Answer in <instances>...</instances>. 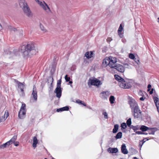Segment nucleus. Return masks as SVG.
Listing matches in <instances>:
<instances>
[{
    "instance_id": "obj_19",
    "label": "nucleus",
    "mask_w": 159,
    "mask_h": 159,
    "mask_svg": "<svg viewBox=\"0 0 159 159\" xmlns=\"http://www.w3.org/2000/svg\"><path fill=\"white\" fill-rule=\"evenodd\" d=\"M154 102L157 107V111L159 113V99L157 97H155L154 99Z\"/></svg>"
},
{
    "instance_id": "obj_7",
    "label": "nucleus",
    "mask_w": 159,
    "mask_h": 159,
    "mask_svg": "<svg viewBox=\"0 0 159 159\" xmlns=\"http://www.w3.org/2000/svg\"><path fill=\"white\" fill-rule=\"evenodd\" d=\"M128 103L130 105L131 110H132L134 108H135L136 107H139L137 102L135 100L132 98H129L128 99Z\"/></svg>"
},
{
    "instance_id": "obj_1",
    "label": "nucleus",
    "mask_w": 159,
    "mask_h": 159,
    "mask_svg": "<svg viewBox=\"0 0 159 159\" xmlns=\"http://www.w3.org/2000/svg\"><path fill=\"white\" fill-rule=\"evenodd\" d=\"M21 48V52L25 57H30L35 54L38 52L37 49L32 42L28 43L27 45H22Z\"/></svg>"
},
{
    "instance_id": "obj_3",
    "label": "nucleus",
    "mask_w": 159,
    "mask_h": 159,
    "mask_svg": "<svg viewBox=\"0 0 159 159\" xmlns=\"http://www.w3.org/2000/svg\"><path fill=\"white\" fill-rule=\"evenodd\" d=\"M115 79L119 81V85L121 88L123 89H128L130 88V86L128 84L125 83V81L122 78L117 75H115Z\"/></svg>"
},
{
    "instance_id": "obj_42",
    "label": "nucleus",
    "mask_w": 159,
    "mask_h": 159,
    "mask_svg": "<svg viewBox=\"0 0 159 159\" xmlns=\"http://www.w3.org/2000/svg\"><path fill=\"white\" fill-rule=\"evenodd\" d=\"M18 30H17L16 29L14 28H11V31H13L14 32L17 31Z\"/></svg>"
},
{
    "instance_id": "obj_15",
    "label": "nucleus",
    "mask_w": 159,
    "mask_h": 159,
    "mask_svg": "<svg viewBox=\"0 0 159 159\" xmlns=\"http://www.w3.org/2000/svg\"><path fill=\"white\" fill-rule=\"evenodd\" d=\"M121 152L124 154H127L128 153V151L126 148V146L124 143H123L121 147Z\"/></svg>"
},
{
    "instance_id": "obj_17",
    "label": "nucleus",
    "mask_w": 159,
    "mask_h": 159,
    "mask_svg": "<svg viewBox=\"0 0 159 159\" xmlns=\"http://www.w3.org/2000/svg\"><path fill=\"white\" fill-rule=\"evenodd\" d=\"M107 151L110 153H116L118 152V150L117 148H108Z\"/></svg>"
},
{
    "instance_id": "obj_2",
    "label": "nucleus",
    "mask_w": 159,
    "mask_h": 159,
    "mask_svg": "<svg viewBox=\"0 0 159 159\" xmlns=\"http://www.w3.org/2000/svg\"><path fill=\"white\" fill-rule=\"evenodd\" d=\"M19 5L25 15L29 18L32 17L33 14L25 0H19Z\"/></svg>"
},
{
    "instance_id": "obj_12",
    "label": "nucleus",
    "mask_w": 159,
    "mask_h": 159,
    "mask_svg": "<svg viewBox=\"0 0 159 159\" xmlns=\"http://www.w3.org/2000/svg\"><path fill=\"white\" fill-rule=\"evenodd\" d=\"M111 64H110V58L107 57L103 60L102 62V65L103 66L106 67L108 66L110 67Z\"/></svg>"
},
{
    "instance_id": "obj_27",
    "label": "nucleus",
    "mask_w": 159,
    "mask_h": 159,
    "mask_svg": "<svg viewBox=\"0 0 159 159\" xmlns=\"http://www.w3.org/2000/svg\"><path fill=\"white\" fill-rule=\"evenodd\" d=\"M149 128H150V127H148L144 125H142L140 128V129L143 131H145L148 130Z\"/></svg>"
},
{
    "instance_id": "obj_45",
    "label": "nucleus",
    "mask_w": 159,
    "mask_h": 159,
    "mask_svg": "<svg viewBox=\"0 0 159 159\" xmlns=\"http://www.w3.org/2000/svg\"><path fill=\"white\" fill-rule=\"evenodd\" d=\"M118 34L120 38H122L123 37V35L121 33V32H120Z\"/></svg>"
},
{
    "instance_id": "obj_51",
    "label": "nucleus",
    "mask_w": 159,
    "mask_h": 159,
    "mask_svg": "<svg viewBox=\"0 0 159 159\" xmlns=\"http://www.w3.org/2000/svg\"><path fill=\"white\" fill-rule=\"evenodd\" d=\"M144 139H143V140H142V144L141 145V147L142 145L143 144V143L145 142V141L144 140Z\"/></svg>"
},
{
    "instance_id": "obj_43",
    "label": "nucleus",
    "mask_w": 159,
    "mask_h": 159,
    "mask_svg": "<svg viewBox=\"0 0 159 159\" xmlns=\"http://www.w3.org/2000/svg\"><path fill=\"white\" fill-rule=\"evenodd\" d=\"M4 54L5 55H6V54H11V52H10L9 51H7H7H4Z\"/></svg>"
},
{
    "instance_id": "obj_9",
    "label": "nucleus",
    "mask_w": 159,
    "mask_h": 159,
    "mask_svg": "<svg viewBox=\"0 0 159 159\" xmlns=\"http://www.w3.org/2000/svg\"><path fill=\"white\" fill-rule=\"evenodd\" d=\"M113 68L116 70L118 71L121 73H123L125 70V67L121 65L116 64Z\"/></svg>"
},
{
    "instance_id": "obj_33",
    "label": "nucleus",
    "mask_w": 159,
    "mask_h": 159,
    "mask_svg": "<svg viewBox=\"0 0 159 159\" xmlns=\"http://www.w3.org/2000/svg\"><path fill=\"white\" fill-rule=\"evenodd\" d=\"M39 26L40 28L42 31H43L44 32H47L46 30L45 29V28L42 25L40 24Z\"/></svg>"
},
{
    "instance_id": "obj_37",
    "label": "nucleus",
    "mask_w": 159,
    "mask_h": 159,
    "mask_svg": "<svg viewBox=\"0 0 159 159\" xmlns=\"http://www.w3.org/2000/svg\"><path fill=\"white\" fill-rule=\"evenodd\" d=\"M121 126L124 129H125L127 127L126 123L124 122L121 124Z\"/></svg>"
},
{
    "instance_id": "obj_10",
    "label": "nucleus",
    "mask_w": 159,
    "mask_h": 159,
    "mask_svg": "<svg viewBox=\"0 0 159 159\" xmlns=\"http://www.w3.org/2000/svg\"><path fill=\"white\" fill-rule=\"evenodd\" d=\"M109 57L110 58V64H111L110 67L111 68H113L116 65V64H115L116 62V59L115 57L111 56Z\"/></svg>"
},
{
    "instance_id": "obj_50",
    "label": "nucleus",
    "mask_w": 159,
    "mask_h": 159,
    "mask_svg": "<svg viewBox=\"0 0 159 159\" xmlns=\"http://www.w3.org/2000/svg\"><path fill=\"white\" fill-rule=\"evenodd\" d=\"M153 89H152L150 91L149 93L150 94H152L153 93Z\"/></svg>"
},
{
    "instance_id": "obj_41",
    "label": "nucleus",
    "mask_w": 159,
    "mask_h": 159,
    "mask_svg": "<svg viewBox=\"0 0 159 159\" xmlns=\"http://www.w3.org/2000/svg\"><path fill=\"white\" fill-rule=\"evenodd\" d=\"M103 115L104 116V118L105 119H107V114L106 112H104L102 113Z\"/></svg>"
},
{
    "instance_id": "obj_58",
    "label": "nucleus",
    "mask_w": 159,
    "mask_h": 159,
    "mask_svg": "<svg viewBox=\"0 0 159 159\" xmlns=\"http://www.w3.org/2000/svg\"><path fill=\"white\" fill-rule=\"evenodd\" d=\"M150 90V89H148V91H149Z\"/></svg>"
},
{
    "instance_id": "obj_57",
    "label": "nucleus",
    "mask_w": 159,
    "mask_h": 159,
    "mask_svg": "<svg viewBox=\"0 0 159 159\" xmlns=\"http://www.w3.org/2000/svg\"><path fill=\"white\" fill-rule=\"evenodd\" d=\"M137 61H138V62H137V61H136V62L138 64V63L139 62V61L138 60Z\"/></svg>"
},
{
    "instance_id": "obj_24",
    "label": "nucleus",
    "mask_w": 159,
    "mask_h": 159,
    "mask_svg": "<svg viewBox=\"0 0 159 159\" xmlns=\"http://www.w3.org/2000/svg\"><path fill=\"white\" fill-rule=\"evenodd\" d=\"M48 80L49 81V80H50V81L51 82V85H50V86L49 87V89H50V90H49V91H52V89H53V85H52V83L53 82V77H49L48 78Z\"/></svg>"
},
{
    "instance_id": "obj_53",
    "label": "nucleus",
    "mask_w": 159,
    "mask_h": 159,
    "mask_svg": "<svg viewBox=\"0 0 159 159\" xmlns=\"http://www.w3.org/2000/svg\"><path fill=\"white\" fill-rule=\"evenodd\" d=\"M35 1L37 2L38 4H39V2H40V1L39 0H35Z\"/></svg>"
},
{
    "instance_id": "obj_8",
    "label": "nucleus",
    "mask_w": 159,
    "mask_h": 159,
    "mask_svg": "<svg viewBox=\"0 0 159 159\" xmlns=\"http://www.w3.org/2000/svg\"><path fill=\"white\" fill-rule=\"evenodd\" d=\"M38 4L47 13H49L51 11V10L48 5L44 1L43 2H39Z\"/></svg>"
},
{
    "instance_id": "obj_28",
    "label": "nucleus",
    "mask_w": 159,
    "mask_h": 159,
    "mask_svg": "<svg viewBox=\"0 0 159 159\" xmlns=\"http://www.w3.org/2000/svg\"><path fill=\"white\" fill-rule=\"evenodd\" d=\"M122 134L121 132H119L115 137V139H120L122 138Z\"/></svg>"
},
{
    "instance_id": "obj_26",
    "label": "nucleus",
    "mask_w": 159,
    "mask_h": 159,
    "mask_svg": "<svg viewBox=\"0 0 159 159\" xmlns=\"http://www.w3.org/2000/svg\"><path fill=\"white\" fill-rule=\"evenodd\" d=\"M140 126L138 125H137L136 126L132 125H131L130 127V128L132 129L134 132H135L136 130L140 129Z\"/></svg>"
},
{
    "instance_id": "obj_22",
    "label": "nucleus",
    "mask_w": 159,
    "mask_h": 159,
    "mask_svg": "<svg viewBox=\"0 0 159 159\" xmlns=\"http://www.w3.org/2000/svg\"><path fill=\"white\" fill-rule=\"evenodd\" d=\"M9 116V113L7 111H6L5 112V113L3 116H2V118H1V121H3L5 120Z\"/></svg>"
},
{
    "instance_id": "obj_25",
    "label": "nucleus",
    "mask_w": 159,
    "mask_h": 159,
    "mask_svg": "<svg viewBox=\"0 0 159 159\" xmlns=\"http://www.w3.org/2000/svg\"><path fill=\"white\" fill-rule=\"evenodd\" d=\"M38 140L36 136H34L33 138V146L34 148H35L36 147L37 144L38 143Z\"/></svg>"
},
{
    "instance_id": "obj_18",
    "label": "nucleus",
    "mask_w": 159,
    "mask_h": 159,
    "mask_svg": "<svg viewBox=\"0 0 159 159\" xmlns=\"http://www.w3.org/2000/svg\"><path fill=\"white\" fill-rule=\"evenodd\" d=\"M109 96V93L108 92H103L100 93V97L102 99H107V96Z\"/></svg>"
},
{
    "instance_id": "obj_32",
    "label": "nucleus",
    "mask_w": 159,
    "mask_h": 159,
    "mask_svg": "<svg viewBox=\"0 0 159 159\" xmlns=\"http://www.w3.org/2000/svg\"><path fill=\"white\" fill-rule=\"evenodd\" d=\"M109 100L111 104H113L114 103L115 100V98L113 96H111L109 98Z\"/></svg>"
},
{
    "instance_id": "obj_44",
    "label": "nucleus",
    "mask_w": 159,
    "mask_h": 159,
    "mask_svg": "<svg viewBox=\"0 0 159 159\" xmlns=\"http://www.w3.org/2000/svg\"><path fill=\"white\" fill-rule=\"evenodd\" d=\"M112 40V39L110 37L108 38L107 39V42H111Z\"/></svg>"
},
{
    "instance_id": "obj_21",
    "label": "nucleus",
    "mask_w": 159,
    "mask_h": 159,
    "mask_svg": "<svg viewBox=\"0 0 159 159\" xmlns=\"http://www.w3.org/2000/svg\"><path fill=\"white\" fill-rule=\"evenodd\" d=\"M93 54L92 51L86 52L85 54V56L88 59L91 58L93 57Z\"/></svg>"
},
{
    "instance_id": "obj_34",
    "label": "nucleus",
    "mask_w": 159,
    "mask_h": 159,
    "mask_svg": "<svg viewBox=\"0 0 159 159\" xmlns=\"http://www.w3.org/2000/svg\"><path fill=\"white\" fill-rule=\"evenodd\" d=\"M61 79L58 80L57 83V87L61 88Z\"/></svg>"
},
{
    "instance_id": "obj_14",
    "label": "nucleus",
    "mask_w": 159,
    "mask_h": 159,
    "mask_svg": "<svg viewBox=\"0 0 159 159\" xmlns=\"http://www.w3.org/2000/svg\"><path fill=\"white\" fill-rule=\"evenodd\" d=\"M26 110H20L18 116L20 119H23L25 116L26 114Z\"/></svg>"
},
{
    "instance_id": "obj_40",
    "label": "nucleus",
    "mask_w": 159,
    "mask_h": 159,
    "mask_svg": "<svg viewBox=\"0 0 159 159\" xmlns=\"http://www.w3.org/2000/svg\"><path fill=\"white\" fill-rule=\"evenodd\" d=\"M143 134V132L141 131H135V133H134L133 134L135 135L136 134Z\"/></svg>"
},
{
    "instance_id": "obj_39",
    "label": "nucleus",
    "mask_w": 159,
    "mask_h": 159,
    "mask_svg": "<svg viewBox=\"0 0 159 159\" xmlns=\"http://www.w3.org/2000/svg\"><path fill=\"white\" fill-rule=\"evenodd\" d=\"M65 79L66 80V82H68L70 81V77H68V75H66L65 77Z\"/></svg>"
},
{
    "instance_id": "obj_23",
    "label": "nucleus",
    "mask_w": 159,
    "mask_h": 159,
    "mask_svg": "<svg viewBox=\"0 0 159 159\" xmlns=\"http://www.w3.org/2000/svg\"><path fill=\"white\" fill-rule=\"evenodd\" d=\"M69 107L68 106H66L57 109V112H61L65 111H68Z\"/></svg>"
},
{
    "instance_id": "obj_46",
    "label": "nucleus",
    "mask_w": 159,
    "mask_h": 159,
    "mask_svg": "<svg viewBox=\"0 0 159 159\" xmlns=\"http://www.w3.org/2000/svg\"><path fill=\"white\" fill-rule=\"evenodd\" d=\"M76 102L78 103H79L80 104L82 103V101L81 100H80L79 99H78L76 100Z\"/></svg>"
},
{
    "instance_id": "obj_49",
    "label": "nucleus",
    "mask_w": 159,
    "mask_h": 159,
    "mask_svg": "<svg viewBox=\"0 0 159 159\" xmlns=\"http://www.w3.org/2000/svg\"><path fill=\"white\" fill-rule=\"evenodd\" d=\"M151 88V85L150 84H149L148 85V88L149 89Z\"/></svg>"
},
{
    "instance_id": "obj_6",
    "label": "nucleus",
    "mask_w": 159,
    "mask_h": 159,
    "mask_svg": "<svg viewBox=\"0 0 159 159\" xmlns=\"http://www.w3.org/2000/svg\"><path fill=\"white\" fill-rule=\"evenodd\" d=\"M17 139V136L14 135L13 137L9 141L7 142L0 145V148H4L9 146L10 145L12 144L13 142H15Z\"/></svg>"
},
{
    "instance_id": "obj_20",
    "label": "nucleus",
    "mask_w": 159,
    "mask_h": 159,
    "mask_svg": "<svg viewBox=\"0 0 159 159\" xmlns=\"http://www.w3.org/2000/svg\"><path fill=\"white\" fill-rule=\"evenodd\" d=\"M148 130H150V131H149L148 134H154L155 132L157 130V129L156 128H152L150 127V128H149Z\"/></svg>"
},
{
    "instance_id": "obj_55",
    "label": "nucleus",
    "mask_w": 159,
    "mask_h": 159,
    "mask_svg": "<svg viewBox=\"0 0 159 159\" xmlns=\"http://www.w3.org/2000/svg\"><path fill=\"white\" fill-rule=\"evenodd\" d=\"M69 83L70 84H71L72 83V81H69Z\"/></svg>"
},
{
    "instance_id": "obj_16",
    "label": "nucleus",
    "mask_w": 159,
    "mask_h": 159,
    "mask_svg": "<svg viewBox=\"0 0 159 159\" xmlns=\"http://www.w3.org/2000/svg\"><path fill=\"white\" fill-rule=\"evenodd\" d=\"M15 81H16V80H15ZM16 82L18 84V88L21 90V92H23L24 91L23 89L25 87V85L24 84V83H21L17 80H16Z\"/></svg>"
},
{
    "instance_id": "obj_13",
    "label": "nucleus",
    "mask_w": 159,
    "mask_h": 159,
    "mask_svg": "<svg viewBox=\"0 0 159 159\" xmlns=\"http://www.w3.org/2000/svg\"><path fill=\"white\" fill-rule=\"evenodd\" d=\"M37 92L36 88L35 86H34L33 88L32 95L35 101H36L37 100Z\"/></svg>"
},
{
    "instance_id": "obj_29",
    "label": "nucleus",
    "mask_w": 159,
    "mask_h": 159,
    "mask_svg": "<svg viewBox=\"0 0 159 159\" xmlns=\"http://www.w3.org/2000/svg\"><path fill=\"white\" fill-rule=\"evenodd\" d=\"M119 125L117 124L115 125L114 128L112 130V132L113 133H116L118 129Z\"/></svg>"
},
{
    "instance_id": "obj_47",
    "label": "nucleus",
    "mask_w": 159,
    "mask_h": 159,
    "mask_svg": "<svg viewBox=\"0 0 159 159\" xmlns=\"http://www.w3.org/2000/svg\"><path fill=\"white\" fill-rule=\"evenodd\" d=\"M14 145L16 146H17L19 145V142H14Z\"/></svg>"
},
{
    "instance_id": "obj_54",
    "label": "nucleus",
    "mask_w": 159,
    "mask_h": 159,
    "mask_svg": "<svg viewBox=\"0 0 159 159\" xmlns=\"http://www.w3.org/2000/svg\"><path fill=\"white\" fill-rule=\"evenodd\" d=\"M148 134V133H145V132H143V134H145V135H147Z\"/></svg>"
},
{
    "instance_id": "obj_11",
    "label": "nucleus",
    "mask_w": 159,
    "mask_h": 159,
    "mask_svg": "<svg viewBox=\"0 0 159 159\" xmlns=\"http://www.w3.org/2000/svg\"><path fill=\"white\" fill-rule=\"evenodd\" d=\"M62 89L61 88L57 87L55 89L54 92L56 93V97L60 98L61 95Z\"/></svg>"
},
{
    "instance_id": "obj_48",
    "label": "nucleus",
    "mask_w": 159,
    "mask_h": 159,
    "mask_svg": "<svg viewBox=\"0 0 159 159\" xmlns=\"http://www.w3.org/2000/svg\"><path fill=\"white\" fill-rule=\"evenodd\" d=\"M145 98H144L143 97H141L140 98V100L141 101H144Z\"/></svg>"
},
{
    "instance_id": "obj_35",
    "label": "nucleus",
    "mask_w": 159,
    "mask_h": 159,
    "mask_svg": "<svg viewBox=\"0 0 159 159\" xmlns=\"http://www.w3.org/2000/svg\"><path fill=\"white\" fill-rule=\"evenodd\" d=\"M26 105L25 103H23L22 104L20 107V110H26L25 109Z\"/></svg>"
},
{
    "instance_id": "obj_31",
    "label": "nucleus",
    "mask_w": 159,
    "mask_h": 159,
    "mask_svg": "<svg viewBox=\"0 0 159 159\" xmlns=\"http://www.w3.org/2000/svg\"><path fill=\"white\" fill-rule=\"evenodd\" d=\"M126 124L128 127H129L130 128L131 126V119L130 118H129L126 121Z\"/></svg>"
},
{
    "instance_id": "obj_59",
    "label": "nucleus",
    "mask_w": 159,
    "mask_h": 159,
    "mask_svg": "<svg viewBox=\"0 0 159 159\" xmlns=\"http://www.w3.org/2000/svg\"><path fill=\"white\" fill-rule=\"evenodd\" d=\"M52 159H55L54 158H52Z\"/></svg>"
},
{
    "instance_id": "obj_38",
    "label": "nucleus",
    "mask_w": 159,
    "mask_h": 159,
    "mask_svg": "<svg viewBox=\"0 0 159 159\" xmlns=\"http://www.w3.org/2000/svg\"><path fill=\"white\" fill-rule=\"evenodd\" d=\"M129 58L132 59H134L135 58V56L132 53H130L129 54Z\"/></svg>"
},
{
    "instance_id": "obj_52",
    "label": "nucleus",
    "mask_w": 159,
    "mask_h": 159,
    "mask_svg": "<svg viewBox=\"0 0 159 159\" xmlns=\"http://www.w3.org/2000/svg\"><path fill=\"white\" fill-rule=\"evenodd\" d=\"M81 104L83 105L84 106H86V104L84 102H82V103H81Z\"/></svg>"
},
{
    "instance_id": "obj_5",
    "label": "nucleus",
    "mask_w": 159,
    "mask_h": 159,
    "mask_svg": "<svg viewBox=\"0 0 159 159\" xmlns=\"http://www.w3.org/2000/svg\"><path fill=\"white\" fill-rule=\"evenodd\" d=\"M102 84L101 81L96 78L93 79H89L88 82V85L89 86L94 85L98 86Z\"/></svg>"
},
{
    "instance_id": "obj_30",
    "label": "nucleus",
    "mask_w": 159,
    "mask_h": 159,
    "mask_svg": "<svg viewBox=\"0 0 159 159\" xmlns=\"http://www.w3.org/2000/svg\"><path fill=\"white\" fill-rule=\"evenodd\" d=\"M23 32L22 30H18L17 32V34L20 37H22L23 35Z\"/></svg>"
},
{
    "instance_id": "obj_56",
    "label": "nucleus",
    "mask_w": 159,
    "mask_h": 159,
    "mask_svg": "<svg viewBox=\"0 0 159 159\" xmlns=\"http://www.w3.org/2000/svg\"><path fill=\"white\" fill-rule=\"evenodd\" d=\"M134 159H138V158L136 157H134Z\"/></svg>"
},
{
    "instance_id": "obj_4",
    "label": "nucleus",
    "mask_w": 159,
    "mask_h": 159,
    "mask_svg": "<svg viewBox=\"0 0 159 159\" xmlns=\"http://www.w3.org/2000/svg\"><path fill=\"white\" fill-rule=\"evenodd\" d=\"M131 112H132L133 115L134 116V118L140 120L142 118V112L139 109V107L134 108L132 110H131Z\"/></svg>"
},
{
    "instance_id": "obj_60",
    "label": "nucleus",
    "mask_w": 159,
    "mask_h": 159,
    "mask_svg": "<svg viewBox=\"0 0 159 159\" xmlns=\"http://www.w3.org/2000/svg\"><path fill=\"white\" fill-rule=\"evenodd\" d=\"M44 159H47V158H45Z\"/></svg>"
},
{
    "instance_id": "obj_36",
    "label": "nucleus",
    "mask_w": 159,
    "mask_h": 159,
    "mask_svg": "<svg viewBox=\"0 0 159 159\" xmlns=\"http://www.w3.org/2000/svg\"><path fill=\"white\" fill-rule=\"evenodd\" d=\"M123 30V27H122V25L121 24L120 25V26L118 30V33H119L120 32H121L122 30Z\"/></svg>"
}]
</instances>
